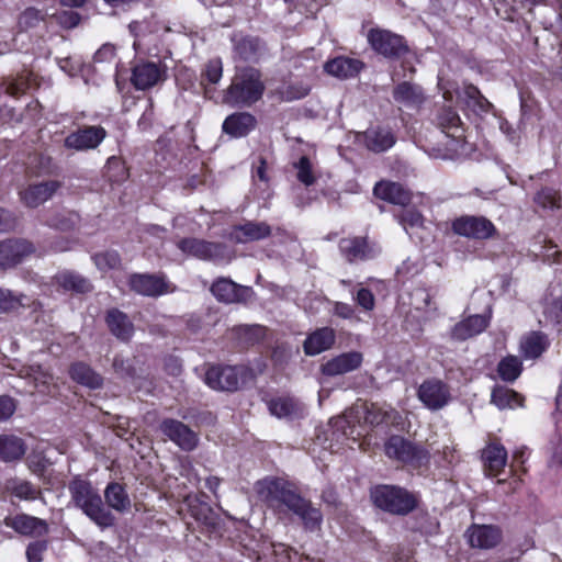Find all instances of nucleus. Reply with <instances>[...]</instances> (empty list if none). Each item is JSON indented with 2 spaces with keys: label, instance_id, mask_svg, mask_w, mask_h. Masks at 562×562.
Segmentation results:
<instances>
[{
  "label": "nucleus",
  "instance_id": "32",
  "mask_svg": "<svg viewBox=\"0 0 562 562\" xmlns=\"http://www.w3.org/2000/svg\"><path fill=\"white\" fill-rule=\"evenodd\" d=\"M482 459L484 467L490 472V474L496 475L506 465L507 451L501 443L493 442L484 448L482 452Z\"/></svg>",
  "mask_w": 562,
  "mask_h": 562
},
{
  "label": "nucleus",
  "instance_id": "9",
  "mask_svg": "<svg viewBox=\"0 0 562 562\" xmlns=\"http://www.w3.org/2000/svg\"><path fill=\"white\" fill-rule=\"evenodd\" d=\"M452 231L467 238L486 239L495 233V226L485 217L467 215L452 222Z\"/></svg>",
  "mask_w": 562,
  "mask_h": 562
},
{
  "label": "nucleus",
  "instance_id": "51",
  "mask_svg": "<svg viewBox=\"0 0 562 562\" xmlns=\"http://www.w3.org/2000/svg\"><path fill=\"white\" fill-rule=\"evenodd\" d=\"M223 75V66L220 59H212L206 64L205 77L211 83H217Z\"/></svg>",
  "mask_w": 562,
  "mask_h": 562
},
{
  "label": "nucleus",
  "instance_id": "54",
  "mask_svg": "<svg viewBox=\"0 0 562 562\" xmlns=\"http://www.w3.org/2000/svg\"><path fill=\"white\" fill-rule=\"evenodd\" d=\"M4 91L9 95L16 97L18 94L24 92L27 88V82L23 79H7L3 83Z\"/></svg>",
  "mask_w": 562,
  "mask_h": 562
},
{
  "label": "nucleus",
  "instance_id": "52",
  "mask_svg": "<svg viewBox=\"0 0 562 562\" xmlns=\"http://www.w3.org/2000/svg\"><path fill=\"white\" fill-rule=\"evenodd\" d=\"M47 544L45 541H35L29 544L26 549V558L29 562H41L43 554L46 551Z\"/></svg>",
  "mask_w": 562,
  "mask_h": 562
},
{
  "label": "nucleus",
  "instance_id": "31",
  "mask_svg": "<svg viewBox=\"0 0 562 562\" xmlns=\"http://www.w3.org/2000/svg\"><path fill=\"white\" fill-rule=\"evenodd\" d=\"M363 64L359 59L348 57H336L325 64L327 74L339 79H346L359 74Z\"/></svg>",
  "mask_w": 562,
  "mask_h": 562
},
{
  "label": "nucleus",
  "instance_id": "48",
  "mask_svg": "<svg viewBox=\"0 0 562 562\" xmlns=\"http://www.w3.org/2000/svg\"><path fill=\"white\" fill-rule=\"evenodd\" d=\"M235 48L240 58L249 60L256 57L260 43L257 38L245 37L236 44Z\"/></svg>",
  "mask_w": 562,
  "mask_h": 562
},
{
  "label": "nucleus",
  "instance_id": "38",
  "mask_svg": "<svg viewBox=\"0 0 562 562\" xmlns=\"http://www.w3.org/2000/svg\"><path fill=\"white\" fill-rule=\"evenodd\" d=\"M70 375L72 380L90 389H98L102 384V378L82 362L72 364Z\"/></svg>",
  "mask_w": 562,
  "mask_h": 562
},
{
  "label": "nucleus",
  "instance_id": "37",
  "mask_svg": "<svg viewBox=\"0 0 562 562\" xmlns=\"http://www.w3.org/2000/svg\"><path fill=\"white\" fill-rule=\"evenodd\" d=\"M25 452L23 441L9 435H0V460L10 462L20 459Z\"/></svg>",
  "mask_w": 562,
  "mask_h": 562
},
{
  "label": "nucleus",
  "instance_id": "63",
  "mask_svg": "<svg viewBox=\"0 0 562 562\" xmlns=\"http://www.w3.org/2000/svg\"><path fill=\"white\" fill-rule=\"evenodd\" d=\"M128 30H130L131 34L135 37L133 46L135 49H137V47L139 45V42L137 38L142 35V33L144 31L143 23H140L138 21H133L128 24Z\"/></svg>",
  "mask_w": 562,
  "mask_h": 562
},
{
  "label": "nucleus",
  "instance_id": "16",
  "mask_svg": "<svg viewBox=\"0 0 562 562\" xmlns=\"http://www.w3.org/2000/svg\"><path fill=\"white\" fill-rule=\"evenodd\" d=\"M34 250L32 244L21 239H9L0 243V268H10Z\"/></svg>",
  "mask_w": 562,
  "mask_h": 562
},
{
  "label": "nucleus",
  "instance_id": "50",
  "mask_svg": "<svg viewBox=\"0 0 562 562\" xmlns=\"http://www.w3.org/2000/svg\"><path fill=\"white\" fill-rule=\"evenodd\" d=\"M11 490L21 499H35L37 496V490L29 482H16Z\"/></svg>",
  "mask_w": 562,
  "mask_h": 562
},
{
  "label": "nucleus",
  "instance_id": "39",
  "mask_svg": "<svg viewBox=\"0 0 562 562\" xmlns=\"http://www.w3.org/2000/svg\"><path fill=\"white\" fill-rule=\"evenodd\" d=\"M491 402L499 409H513L522 405L519 394L506 386L494 387L491 395Z\"/></svg>",
  "mask_w": 562,
  "mask_h": 562
},
{
  "label": "nucleus",
  "instance_id": "23",
  "mask_svg": "<svg viewBox=\"0 0 562 562\" xmlns=\"http://www.w3.org/2000/svg\"><path fill=\"white\" fill-rule=\"evenodd\" d=\"M271 234V227L265 222H247L235 226L229 236L236 243H250L263 239Z\"/></svg>",
  "mask_w": 562,
  "mask_h": 562
},
{
  "label": "nucleus",
  "instance_id": "34",
  "mask_svg": "<svg viewBox=\"0 0 562 562\" xmlns=\"http://www.w3.org/2000/svg\"><path fill=\"white\" fill-rule=\"evenodd\" d=\"M106 504L114 510L124 513L131 508V499L125 488L119 483H110L104 491Z\"/></svg>",
  "mask_w": 562,
  "mask_h": 562
},
{
  "label": "nucleus",
  "instance_id": "62",
  "mask_svg": "<svg viewBox=\"0 0 562 562\" xmlns=\"http://www.w3.org/2000/svg\"><path fill=\"white\" fill-rule=\"evenodd\" d=\"M499 130L502 131L503 134H505L507 136V138L512 143H517V140L519 138L518 134H517L516 130H514L513 126L506 120L499 121Z\"/></svg>",
  "mask_w": 562,
  "mask_h": 562
},
{
  "label": "nucleus",
  "instance_id": "40",
  "mask_svg": "<svg viewBox=\"0 0 562 562\" xmlns=\"http://www.w3.org/2000/svg\"><path fill=\"white\" fill-rule=\"evenodd\" d=\"M548 347L544 335L540 333H531L525 337L520 344V348L526 358H538Z\"/></svg>",
  "mask_w": 562,
  "mask_h": 562
},
{
  "label": "nucleus",
  "instance_id": "49",
  "mask_svg": "<svg viewBox=\"0 0 562 562\" xmlns=\"http://www.w3.org/2000/svg\"><path fill=\"white\" fill-rule=\"evenodd\" d=\"M297 169V179L304 183L305 186H311L315 181V177L312 170V164L306 156L300 158L299 162L295 165Z\"/></svg>",
  "mask_w": 562,
  "mask_h": 562
},
{
  "label": "nucleus",
  "instance_id": "4",
  "mask_svg": "<svg viewBox=\"0 0 562 562\" xmlns=\"http://www.w3.org/2000/svg\"><path fill=\"white\" fill-rule=\"evenodd\" d=\"M371 499L376 507L394 515H406L416 507L413 494L393 485L374 487L371 491Z\"/></svg>",
  "mask_w": 562,
  "mask_h": 562
},
{
  "label": "nucleus",
  "instance_id": "42",
  "mask_svg": "<svg viewBox=\"0 0 562 562\" xmlns=\"http://www.w3.org/2000/svg\"><path fill=\"white\" fill-rule=\"evenodd\" d=\"M533 202L537 206L546 211H554L560 209L559 192L552 188H542L539 190L535 194Z\"/></svg>",
  "mask_w": 562,
  "mask_h": 562
},
{
  "label": "nucleus",
  "instance_id": "53",
  "mask_svg": "<svg viewBox=\"0 0 562 562\" xmlns=\"http://www.w3.org/2000/svg\"><path fill=\"white\" fill-rule=\"evenodd\" d=\"M400 222L407 231V227L420 226L423 224V216L415 210H405L400 216Z\"/></svg>",
  "mask_w": 562,
  "mask_h": 562
},
{
  "label": "nucleus",
  "instance_id": "28",
  "mask_svg": "<svg viewBox=\"0 0 562 562\" xmlns=\"http://www.w3.org/2000/svg\"><path fill=\"white\" fill-rule=\"evenodd\" d=\"M339 249L349 262L370 259L374 256V252L368 246L367 240L359 237L341 239L339 243Z\"/></svg>",
  "mask_w": 562,
  "mask_h": 562
},
{
  "label": "nucleus",
  "instance_id": "26",
  "mask_svg": "<svg viewBox=\"0 0 562 562\" xmlns=\"http://www.w3.org/2000/svg\"><path fill=\"white\" fill-rule=\"evenodd\" d=\"M79 508L102 529L112 527L115 522V517L104 507L99 493Z\"/></svg>",
  "mask_w": 562,
  "mask_h": 562
},
{
  "label": "nucleus",
  "instance_id": "13",
  "mask_svg": "<svg viewBox=\"0 0 562 562\" xmlns=\"http://www.w3.org/2000/svg\"><path fill=\"white\" fill-rule=\"evenodd\" d=\"M178 248L187 256L203 260L216 259L224 255V246L222 244L198 238H183L179 240Z\"/></svg>",
  "mask_w": 562,
  "mask_h": 562
},
{
  "label": "nucleus",
  "instance_id": "10",
  "mask_svg": "<svg viewBox=\"0 0 562 562\" xmlns=\"http://www.w3.org/2000/svg\"><path fill=\"white\" fill-rule=\"evenodd\" d=\"M166 70L160 64L142 61L134 66L131 82L137 90H147L165 80Z\"/></svg>",
  "mask_w": 562,
  "mask_h": 562
},
{
  "label": "nucleus",
  "instance_id": "29",
  "mask_svg": "<svg viewBox=\"0 0 562 562\" xmlns=\"http://www.w3.org/2000/svg\"><path fill=\"white\" fill-rule=\"evenodd\" d=\"M106 324L110 331L122 341H128L134 334L133 323L126 314L117 308H112L108 312Z\"/></svg>",
  "mask_w": 562,
  "mask_h": 562
},
{
  "label": "nucleus",
  "instance_id": "2",
  "mask_svg": "<svg viewBox=\"0 0 562 562\" xmlns=\"http://www.w3.org/2000/svg\"><path fill=\"white\" fill-rule=\"evenodd\" d=\"M265 83L259 70L247 67L238 69L227 88L223 101L229 105H251L261 99Z\"/></svg>",
  "mask_w": 562,
  "mask_h": 562
},
{
  "label": "nucleus",
  "instance_id": "20",
  "mask_svg": "<svg viewBox=\"0 0 562 562\" xmlns=\"http://www.w3.org/2000/svg\"><path fill=\"white\" fill-rule=\"evenodd\" d=\"M393 98L401 106L412 110L419 109L426 101L423 88L407 81L401 82L394 88Z\"/></svg>",
  "mask_w": 562,
  "mask_h": 562
},
{
  "label": "nucleus",
  "instance_id": "58",
  "mask_svg": "<svg viewBox=\"0 0 562 562\" xmlns=\"http://www.w3.org/2000/svg\"><path fill=\"white\" fill-rule=\"evenodd\" d=\"M15 226V217L8 211L0 207V233L8 232Z\"/></svg>",
  "mask_w": 562,
  "mask_h": 562
},
{
  "label": "nucleus",
  "instance_id": "60",
  "mask_svg": "<svg viewBox=\"0 0 562 562\" xmlns=\"http://www.w3.org/2000/svg\"><path fill=\"white\" fill-rule=\"evenodd\" d=\"M544 313L550 319L557 323L560 322L562 318V303L560 301H554L551 306L544 311Z\"/></svg>",
  "mask_w": 562,
  "mask_h": 562
},
{
  "label": "nucleus",
  "instance_id": "24",
  "mask_svg": "<svg viewBox=\"0 0 562 562\" xmlns=\"http://www.w3.org/2000/svg\"><path fill=\"white\" fill-rule=\"evenodd\" d=\"M268 407L270 413L278 418H301L306 413V407L303 403L289 396L271 400Z\"/></svg>",
  "mask_w": 562,
  "mask_h": 562
},
{
  "label": "nucleus",
  "instance_id": "22",
  "mask_svg": "<svg viewBox=\"0 0 562 562\" xmlns=\"http://www.w3.org/2000/svg\"><path fill=\"white\" fill-rule=\"evenodd\" d=\"M257 124L256 117L248 112H236L228 115L222 125L223 132L227 135L240 138L247 136Z\"/></svg>",
  "mask_w": 562,
  "mask_h": 562
},
{
  "label": "nucleus",
  "instance_id": "8",
  "mask_svg": "<svg viewBox=\"0 0 562 562\" xmlns=\"http://www.w3.org/2000/svg\"><path fill=\"white\" fill-rule=\"evenodd\" d=\"M417 396L430 411H439L443 408L451 398L448 385L438 379L424 381L418 387Z\"/></svg>",
  "mask_w": 562,
  "mask_h": 562
},
{
  "label": "nucleus",
  "instance_id": "19",
  "mask_svg": "<svg viewBox=\"0 0 562 562\" xmlns=\"http://www.w3.org/2000/svg\"><path fill=\"white\" fill-rule=\"evenodd\" d=\"M362 360V353L358 351L341 353L324 363L322 372L328 376L341 375L357 370Z\"/></svg>",
  "mask_w": 562,
  "mask_h": 562
},
{
  "label": "nucleus",
  "instance_id": "55",
  "mask_svg": "<svg viewBox=\"0 0 562 562\" xmlns=\"http://www.w3.org/2000/svg\"><path fill=\"white\" fill-rule=\"evenodd\" d=\"M115 58V47L112 44L102 45L94 54V63H111Z\"/></svg>",
  "mask_w": 562,
  "mask_h": 562
},
{
  "label": "nucleus",
  "instance_id": "45",
  "mask_svg": "<svg viewBox=\"0 0 562 562\" xmlns=\"http://www.w3.org/2000/svg\"><path fill=\"white\" fill-rule=\"evenodd\" d=\"M411 304L414 308L424 311L425 313H432L437 310L435 303L431 302V295L425 289H416L412 293Z\"/></svg>",
  "mask_w": 562,
  "mask_h": 562
},
{
  "label": "nucleus",
  "instance_id": "5",
  "mask_svg": "<svg viewBox=\"0 0 562 562\" xmlns=\"http://www.w3.org/2000/svg\"><path fill=\"white\" fill-rule=\"evenodd\" d=\"M385 454L402 463L420 467L428 462L429 452L420 446L401 437L392 436L384 445Z\"/></svg>",
  "mask_w": 562,
  "mask_h": 562
},
{
  "label": "nucleus",
  "instance_id": "15",
  "mask_svg": "<svg viewBox=\"0 0 562 562\" xmlns=\"http://www.w3.org/2000/svg\"><path fill=\"white\" fill-rule=\"evenodd\" d=\"M465 537L472 548L488 550L501 542L502 532L492 525H472L468 528Z\"/></svg>",
  "mask_w": 562,
  "mask_h": 562
},
{
  "label": "nucleus",
  "instance_id": "35",
  "mask_svg": "<svg viewBox=\"0 0 562 562\" xmlns=\"http://www.w3.org/2000/svg\"><path fill=\"white\" fill-rule=\"evenodd\" d=\"M364 137L367 147L376 153L391 148L395 143L393 134L385 128H371L366 132Z\"/></svg>",
  "mask_w": 562,
  "mask_h": 562
},
{
  "label": "nucleus",
  "instance_id": "41",
  "mask_svg": "<svg viewBox=\"0 0 562 562\" xmlns=\"http://www.w3.org/2000/svg\"><path fill=\"white\" fill-rule=\"evenodd\" d=\"M497 372L502 380L513 382L521 373V361L518 357L508 356L498 363Z\"/></svg>",
  "mask_w": 562,
  "mask_h": 562
},
{
  "label": "nucleus",
  "instance_id": "3",
  "mask_svg": "<svg viewBox=\"0 0 562 562\" xmlns=\"http://www.w3.org/2000/svg\"><path fill=\"white\" fill-rule=\"evenodd\" d=\"M439 144L432 148L431 156L440 159H452L463 146V128L458 113L452 109H445L438 116Z\"/></svg>",
  "mask_w": 562,
  "mask_h": 562
},
{
  "label": "nucleus",
  "instance_id": "6",
  "mask_svg": "<svg viewBox=\"0 0 562 562\" xmlns=\"http://www.w3.org/2000/svg\"><path fill=\"white\" fill-rule=\"evenodd\" d=\"M367 40L374 52L386 58L397 59L408 52L404 37L389 30L371 29Z\"/></svg>",
  "mask_w": 562,
  "mask_h": 562
},
{
  "label": "nucleus",
  "instance_id": "44",
  "mask_svg": "<svg viewBox=\"0 0 562 562\" xmlns=\"http://www.w3.org/2000/svg\"><path fill=\"white\" fill-rule=\"evenodd\" d=\"M92 259L97 268L103 272L116 269L121 265L120 255L114 250H106L104 252L95 254Z\"/></svg>",
  "mask_w": 562,
  "mask_h": 562
},
{
  "label": "nucleus",
  "instance_id": "12",
  "mask_svg": "<svg viewBox=\"0 0 562 562\" xmlns=\"http://www.w3.org/2000/svg\"><path fill=\"white\" fill-rule=\"evenodd\" d=\"M106 132L101 126H86L72 132L65 138V147L78 151L94 149L105 138Z\"/></svg>",
  "mask_w": 562,
  "mask_h": 562
},
{
  "label": "nucleus",
  "instance_id": "46",
  "mask_svg": "<svg viewBox=\"0 0 562 562\" xmlns=\"http://www.w3.org/2000/svg\"><path fill=\"white\" fill-rule=\"evenodd\" d=\"M24 297V295H18L10 290L0 288V314L9 313L23 306Z\"/></svg>",
  "mask_w": 562,
  "mask_h": 562
},
{
  "label": "nucleus",
  "instance_id": "59",
  "mask_svg": "<svg viewBox=\"0 0 562 562\" xmlns=\"http://www.w3.org/2000/svg\"><path fill=\"white\" fill-rule=\"evenodd\" d=\"M59 19L65 27L71 29L79 24L80 15L74 11H65L59 15Z\"/></svg>",
  "mask_w": 562,
  "mask_h": 562
},
{
  "label": "nucleus",
  "instance_id": "64",
  "mask_svg": "<svg viewBox=\"0 0 562 562\" xmlns=\"http://www.w3.org/2000/svg\"><path fill=\"white\" fill-rule=\"evenodd\" d=\"M78 215L75 213H69L67 220L54 222L53 225L59 229H69L77 223Z\"/></svg>",
  "mask_w": 562,
  "mask_h": 562
},
{
  "label": "nucleus",
  "instance_id": "11",
  "mask_svg": "<svg viewBox=\"0 0 562 562\" xmlns=\"http://www.w3.org/2000/svg\"><path fill=\"white\" fill-rule=\"evenodd\" d=\"M243 369L237 367H211L205 373V383L218 391H236Z\"/></svg>",
  "mask_w": 562,
  "mask_h": 562
},
{
  "label": "nucleus",
  "instance_id": "61",
  "mask_svg": "<svg viewBox=\"0 0 562 562\" xmlns=\"http://www.w3.org/2000/svg\"><path fill=\"white\" fill-rule=\"evenodd\" d=\"M334 313L341 318H351L353 316V308L347 303L337 302L335 304Z\"/></svg>",
  "mask_w": 562,
  "mask_h": 562
},
{
  "label": "nucleus",
  "instance_id": "33",
  "mask_svg": "<svg viewBox=\"0 0 562 562\" xmlns=\"http://www.w3.org/2000/svg\"><path fill=\"white\" fill-rule=\"evenodd\" d=\"M457 95L459 100L476 112L486 113L492 108V103L473 85H464L462 89L457 91Z\"/></svg>",
  "mask_w": 562,
  "mask_h": 562
},
{
  "label": "nucleus",
  "instance_id": "7",
  "mask_svg": "<svg viewBox=\"0 0 562 562\" xmlns=\"http://www.w3.org/2000/svg\"><path fill=\"white\" fill-rule=\"evenodd\" d=\"M160 431L184 451H192L199 443V437L188 425L180 420L167 418L160 423Z\"/></svg>",
  "mask_w": 562,
  "mask_h": 562
},
{
  "label": "nucleus",
  "instance_id": "17",
  "mask_svg": "<svg viewBox=\"0 0 562 562\" xmlns=\"http://www.w3.org/2000/svg\"><path fill=\"white\" fill-rule=\"evenodd\" d=\"M128 284L131 290L145 296H158L169 292L165 279L153 274H132Z\"/></svg>",
  "mask_w": 562,
  "mask_h": 562
},
{
  "label": "nucleus",
  "instance_id": "27",
  "mask_svg": "<svg viewBox=\"0 0 562 562\" xmlns=\"http://www.w3.org/2000/svg\"><path fill=\"white\" fill-rule=\"evenodd\" d=\"M376 198L397 205H407L411 202V192L402 184L390 181H380L374 186Z\"/></svg>",
  "mask_w": 562,
  "mask_h": 562
},
{
  "label": "nucleus",
  "instance_id": "25",
  "mask_svg": "<svg viewBox=\"0 0 562 562\" xmlns=\"http://www.w3.org/2000/svg\"><path fill=\"white\" fill-rule=\"evenodd\" d=\"M336 339L335 330L330 327H322L310 334L303 349L307 356H316L331 348Z\"/></svg>",
  "mask_w": 562,
  "mask_h": 562
},
{
  "label": "nucleus",
  "instance_id": "47",
  "mask_svg": "<svg viewBox=\"0 0 562 562\" xmlns=\"http://www.w3.org/2000/svg\"><path fill=\"white\" fill-rule=\"evenodd\" d=\"M43 20V14L35 8L25 9L18 19V26L20 31H27L40 24Z\"/></svg>",
  "mask_w": 562,
  "mask_h": 562
},
{
  "label": "nucleus",
  "instance_id": "18",
  "mask_svg": "<svg viewBox=\"0 0 562 562\" xmlns=\"http://www.w3.org/2000/svg\"><path fill=\"white\" fill-rule=\"evenodd\" d=\"M59 188L60 182L49 180L29 186L20 192V196L27 207H37L49 200Z\"/></svg>",
  "mask_w": 562,
  "mask_h": 562
},
{
  "label": "nucleus",
  "instance_id": "21",
  "mask_svg": "<svg viewBox=\"0 0 562 562\" xmlns=\"http://www.w3.org/2000/svg\"><path fill=\"white\" fill-rule=\"evenodd\" d=\"M5 526L24 536H43L48 531L45 520L26 514L5 518Z\"/></svg>",
  "mask_w": 562,
  "mask_h": 562
},
{
  "label": "nucleus",
  "instance_id": "57",
  "mask_svg": "<svg viewBox=\"0 0 562 562\" xmlns=\"http://www.w3.org/2000/svg\"><path fill=\"white\" fill-rule=\"evenodd\" d=\"M15 409V405L12 398L8 396L0 397V420L8 419Z\"/></svg>",
  "mask_w": 562,
  "mask_h": 562
},
{
  "label": "nucleus",
  "instance_id": "14",
  "mask_svg": "<svg viewBox=\"0 0 562 562\" xmlns=\"http://www.w3.org/2000/svg\"><path fill=\"white\" fill-rule=\"evenodd\" d=\"M211 292L224 303L246 302L252 295L250 288L239 285L226 278L216 280L211 286Z\"/></svg>",
  "mask_w": 562,
  "mask_h": 562
},
{
  "label": "nucleus",
  "instance_id": "56",
  "mask_svg": "<svg viewBox=\"0 0 562 562\" xmlns=\"http://www.w3.org/2000/svg\"><path fill=\"white\" fill-rule=\"evenodd\" d=\"M356 301L359 304V306H361L366 311H371L374 307V296L372 292L368 289H360L357 292Z\"/></svg>",
  "mask_w": 562,
  "mask_h": 562
},
{
  "label": "nucleus",
  "instance_id": "43",
  "mask_svg": "<svg viewBox=\"0 0 562 562\" xmlns=\"http://www.w3.org/2000/svg\"><path fill=\"white\" fill-rule=\"evenodd\" d=\"M69 490L77 507H81L83 503L86 504L92 496L98 494L92 485L86 481H75Z\"/></svg>",
  "mask_w": 562,
  "mask_h": 562
},
{
  "label": "nucleus",
  "instance_id": "36",
  "mask_svg": "<svg viewBox=\"0 0 562 562\" xmlns=\"http://www.w3.org/2000/svg\"><path fill=\"white\" fill-rule=\"evenodd\" d=\"M56 282L65 291L86 293L92 289L88 279L72 271H64L58 273L56 276Z\"/></svg>",
  "mask_w": 562,
  "mask_h": 562
},
{
  "label": "nucleus",
  "instance_id": "1",
  "mask_svg": "<svg viewBox=\"0 0 562 562\" xmlns=\"http://www.w3.org/2000/svg\"><path fill=\"white\" fill-rule=\"evenodd\" d=\"M254 490L258 499L269 508L279 513L292 512L300 517L306 530L311 532L321 530L323 522L321 510L302 497L288 481L268 476L257 481Z\"/></svg>",
  "mask_w": 562,
  "mask_h": 562
},
{
  "label": "nucleus",
  "instance_id": "30",
  "mask_svg": "<svg viewBox=\"0 0 562 562\" xmlns=\"http://www.w3.org/2000/svg\"><path fill=\"white\" fill-rule=\"evenodd\" d=\"M488 325V318L483 315H472L456 324L451 337L457 340L469 339L482 333Z\"/></svg>",
  "mask_w": 562,
  "mask_h": 562
}]
</instances>
